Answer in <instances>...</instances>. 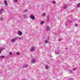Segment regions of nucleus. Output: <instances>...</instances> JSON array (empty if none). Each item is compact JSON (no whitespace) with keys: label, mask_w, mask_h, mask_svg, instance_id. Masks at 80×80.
Returning a JSON list of instances; mask_svg holds the SVG:
<instances>
[{"label":"nucleus","mask_w":80,"mask_h":80,"mask_svg":"<svg viewBox=\"0 0 80 80\" xmlns=\"http://www.w3.org/2000/svg\"><path fill=\"white\" fill-rule=\"evenodd\" d=\"M36 60L35 59H32L31 60V63H34L35 62H36Z\"/></svg>","instance_id":"1"},{"label":"nucleus","mask_w":80,"mask_h":80,"mask_svg":"<svg viewBox=\"0 0 80 80\" xmlns=\"http://www.w3.org/2000/svg\"><path fill=\"white\" fill-rule=\"evenodd\" d=\"M30 51L32 52H34V51H35V48H34L33 47H32Z\"/></svg>","instance_id":"2"},{"label":"nucleus","mask_w":80,"mask_h":80,"mask_svg":"<svg viewBox=\"0 0 80 80\" xmlns=\"http://www.w3.org/2000/svg\"><path fill=\"white\" fill-rule=\"evenodd\" d=\"M30 18L32 20H34L35 19V16H34L31 15Z\"/></svg>","instance_id":"3"},{"label":"nucleus","mask_w":80,"mask_h":80,"mask_svg":"<svg viewBox=\"0 0 80 80\" xmlns=\"http://www.w3.org/2000/svg\"><path fill=\"white\" fill-rule=\"evenodd\" d=\"M50 28L49 26H48L47 27V31H49V30H50Z\"/></svg>","instance_id":"4"},{"label":"nucleus","mask_w":80,"mask_h":80,"mask_svg":"<svg viewBox=\"0 0 80 80\" xmlns=\"http://www.w3.org/2000/svg\"><path fill=\"white\" fill-rule=\"evenodd\" d=\"M16 39V38L14 39H12L11 40V42H13V43H14L15 42V40Z\"/></svg>","instance_id":"5"},{"label":"nucleus","mask_w":80,"mask_h":80,"mask_svg":"<svg viewBox=\"0 0 80 80\" xmlns=\"http://www.w3.org/2000/svg\"><path fill=\"white\" fill-rule=\"evenodd\" d=\"M4 5H7V1H4Z\"/></svg>","instance_id":"6"},{"label":"nucleus","mask_w":80,"mask_h":80,"mask_svg":"<svg viewBox=\"0 0 80 80\" xmlns=\"http://www.w3.org/2000/svg\"><path fill=\"white\" fill-rule=\"evenodd\" d=\"M48 68H49V66H45L46 69H48Z\"/></svg>","instance_id":"7"},{"label":"nucleus","mask_w":80,"mask_h":80,"mask_svg":"<svg viewBox=\"0 0 80 80\" xmlns=\"http://www.w3.org/2000/svg\"><path fill=\"white\" fill-rule=\"evenodd\" d=\"M19 33L20 35H22V32L20 31H19L18 32Z\"/></svg>","instance_id":"8"},{"label":"nucleus","mask_w":80,"mask_h":80,"mask_svg":"<svg viewBox=\"0 0 80 80\" xmlns=\"http://www.w3.org/2000/svg\"><path fill=\"white\" fill-rule=\"evenodd\" d=\"M77 7H80V3L78 4L77 5Z\"/></svg>","instance_id":"9"},{"label":"nucleus","mask_w":80,"mask_h":80,"mask_svg":"<svg viewBox=\"0 0 80 80\" xmlns=\"http://www.w3.org/2000/svg\"><path fill=\"white\" fill-rule=\"evenodd\" d=\"M0 58H5V56H0Z\"/></svg>","instance_id":"10"},{"label":"nucleus","mask_w":80,"mask_h":80,"mask_svg":"<svg viewBox=\"0 0 80 80\" xmlns=\"http://www.w3.org/2000/svg\"><path fill=\"white\" fill-rule=\"evenodd\" d=\"M27 11H28V9H26L24 11V13L25 12H27Z\"/></svg>","instance_id":"11"},{"label":"nucleus","mask_w":80,"mask_h":80,"mask_svg":"<svg viewBox=\"0 0 80 80\" xmlns=\"http://www.w3.org/2000/svg\"><path fill=\"white\" fill-rule=\"evenodd\" d=\"M77 67L75 68L74 69H73V70L74 71H75V70H77Z\"/></svg>","instance_id":"12"},{"label":"nucleus","mask_w":80,"mask_h":80,"mask_svg":"<svg viewBox=\"0 0 80 80\" xmlns=\"http://www.w3.org/2000/svg\"><path fill=\"white\" fill-rule=\"evenodd\" d=\"M44 16H45V13H43L42 14V17H44Z\"/></svg>","instance_id":"13"},{"label":"nucleus","mask_w":80,"mask_h":80,"mask_svg":"<svg viewBox=\"0 0 80 80\" xmlns=\"http://www.w3.org/2000/svg\"><path fill=\"white\" fill-rule=\"evenodd\" d=\"M25 67H26V68H27V67H28V65L26 64L25 65Z\"/></svg>","instance_id":"14"},{"label":"nucleus","mask_w":80,"mask_h":80,"mask_svg":"<svg viewBox=\"0 0 80 80\" xmlns=\"http://www.w3.org/2000/svg\"><path fill=\"white\" fill-rule=\"evenodd\" d=\"M43 23H44V22H43V21L41 22V24H43Z\"/></svg>","instance_id":"15"},{"label":"nucleus","mask_w":80,"mask_h":80,"mask_svg":"<svg viewBox=\"0 0 80 80\" xmlns=\"http://www.w3.org/2000/svg\"><path fill=\"white\" fill-rule=\"evenodd\" d=\"M16 54L18 55H20V53L18 52H17L16 53Z\"/></svg>","instance_id":"16"},{"label":"nucleus","mask_w":80,"mask_h":80,"mask_svg":"<svg viewBox=\"0 0 80 80\" xmlns=\"http://www.w3.org/2000/svg\"><path fill=\"white\" fill-rule=\"evenodd\" d=\"M78 24H75V26L77 27H78Z\"/></svg>","instance_id":"17"},{"label":"nucleus","mask_w":80,"mask_h":80,"mask_svg":"<svg viewBox=\"0 0 80 80\" xmlns=\"http://www.w3.org/2000/svg\"><path fill=\"white\" fill-rule=\"evenodd\" d=\"M45 43H48V41H47V40L45 41Z\"/></svg>","instance_id":"18"},{"label":"nucleus","mask_w":80,"mask_h":80,"mask_svg":"<svg viewBox=\"0 0 80 80\" xmlns=\"http://www.w3.org/2000/svg\"><path fill=\"white\" fill-rule=\"evenodd\" d=\"M3 11V9H0V12H2Z\"/></svg>","instance_id":"19"},{"label":"nucleus","mask_w":80,"mask_h":80,"mask_svg":"<svg viewBox=\"0 0 80 80\" xmlns=\"http://www.w3.org/2000/svg\"><path fill=\"white\" fill-rule=\"evenodd\" d=\"M2 49H0V54L1 53V52H2Z\"/></svg>","instance_id":"20"},{"label":"nucleus","mask_w":80,"mask_h":80,"mask_svg":"<svg viewBox=\"0 0 80 80\" xmlns=\"http://www.w3.org/2000/svg\"><path fill=\"white\" fill-rule=\"evenodd\" d=\"M49 21V18H48L47 19V22H48Z\"/></svg>","instance_id":"21"},{"label":"nucleus","mask_w":80,"mask_h":80,"mask_svg":"<svg viewBox=\"0 0 80 80\" xmlns=\"http://www.w3.org/2000/svg\"><path fill=\"white\" fill-rule=\"evenodd\" d=\"M12 52H10V53H9V54L10 55H12Z\"/></svg>","instance_id":"22"},{"label":"nucleus","mask_w":80,"mask_h":80,"mask_svg":"<svg viewBox=\"0 0 80 80\" xmlns=\"http://www.w3.org/2000/svg\"><path fill=\"white\" fill-rule=\"evenodd\" d=\"M15 2H18V0H14Z\"/></svg>","instance_id":"23"},{"label":"nucleus","mask_w":80,"mask_h":80,"mask_svg":"<svg viewBox=\"0 0 80 80\" xmlns=\"http://www.w3.org/2000/svg\"><path fill=\"white\" fill-rule=\"evenodd\" d=\"M52 3H53L54 4H55V1H53L52 2Z\"/></svg>","instance_id":"24"},{"label":"nucleus","mask_w":80,"mask_h":80,"mask_svg":"<svg viewBox=\"0 0 80 80\" xmlns=\"http://www.w3.org/2000/svg\"><path fill=\"white\" fill-rule=\"evenodd\" d=\"M68 22L69 23H70V20H68Z\"/></svg>","instance_id":"25"},{"label":"nucleus","mask_w":80,"mask_h":80,"mask_svg":"<svg viewBox=\"0 0 80 80\" xmlns=\"http://www.w3.org/2000/svg\"><path fill=\"white\" fill-rule=\"evenodd\" d=\"M64 8H66V7H64Z\"/></svg>","instance_id":"26"},{"label":"nucleus","mask_w":80,"mask_h":80,"mask_svg":"<svg viewBox=\"0 0 80 80\" xmlns=\"http://www.w3.org/2000/svg\"><path fill=\"white\" fill-rule=\"evenodd\" d=\"M70 72H71V73H72V71H71Z\"/></svg>","instance_id":"27"},{"label":"nucleus","mask_w":80,"mask_h":80,"mask_svg":"<svg viewBox=\"0 0 80 80\" xmlns=\"http://www.w3.org/2000/svg\"><path fill=\"white\" fill-rule=\"evenodd\" d=\"M71 22H72L71 21H70Z\"/></svg>","instance_id":"28"}]
</instances>
